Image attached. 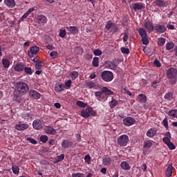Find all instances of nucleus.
Returning a JSON list of instances; mask_svg holds the SVG:
<instances>
[{"mask_svg": "<svg viewBox=\"0 0 177 177\" xmlns=\"http://www.w3.org/2000/svg\"><path fill=\"white\" fill-rule=\"evenodd\" d=\"M162 142L165 145H168L169 143H171V138H169L168 137H164L162 139Z\"/></svg>", "mask_w": 177, "mask_h": 177, "instance_id": "51", "label": "nucleus"}, {"mask_svg": "<svg viewBox=\"0 0 177 177\" xmlns=\"http://www.w3.org/2000/svg\"><path fill=\"white\" fill-rule=\"evenodd\" d=\"M145 8V3H135L133 6V10H142Z\"/></svg>", "mask_w": 177, "mask_h": 177, "instance_id": "23", "label": "nucleus"}, {"mask_svg": "<svg viewBox=\"0 0 177 177\" xmlns=\"http://www.w3.org/2000/svg\"><path fill=\"white\" fill-rule=\"evenodd\" d=\"M158 45L159 46H164V45H165V39L162 37L159 38L158 40Z\"/></svg>", "mask_w": 177, "mask_h": 177, "instance_id": "44", "label": "nucleus"}, {"mask_svg": "<svg viewBox=\"0 0 177 177\" xmlns=\"http://www.w3.org/2000/svg\"><path fill=\"white\" fill-rule=\"evenodd\" d=\"M39 52V47L33 46L30 47V50L28 51V56L30 57H34L37 53Z\"/></svg>", "mask_w": 177, "mask_h": 177, "instance_id": "14", "label": "nucleus"}, {"mask_svg": "<svg viewBox=\"0 0 177 177\" xmlns=\"http://www.w3.org/2000/svg\"><path fill=\"white\" fill-rule=\"evenodd\" d=\"M24 70V64L23 63L17 64L15 66V71H23Z\"/></svg>", "mask_w": 177, "mask_h": 177, "instance_id": "32", "label": "nucleus"}, {"mask_svg": "<svg viewBox=\"0 0 177 177\" xmlns=\"http://www.w3.org/2000/svg\"><path fill=\"white\" fill-rule=\"evenodd\" d=\"M172 165H169L166 171H165V175L166 176L171 177L172 176Z\"/></svg>", "mask_w": 177, "mask_h": 177, "instance_id": "31", "label": "nucleus"}, {"mask_svg": "<svg viewBox=\"0 0 177 177\" xmlns=\"http://www.w3.org/2000/svg\"><path fill=\"white\" fill-rule=\"evenodd\" d=\"M45 122L41 119H36L32 122V127L36 131H39L44 128Z\"/></svg>", "mask_w": 177, "mask_h": 177, "instance_id": "8", "label": "nucleus"}, {"mask_svg": "<svg viewBox=\"0 0 177 177\" xmlns=\"http://www.w3.org/2000/svg\"><path fill=\"white\" fill-rule=\"evenodd\" d=\"M144 27L145 30H147V32L149 33L153 32V31H154L155 30V26L153 24V22L151 21H146L144 23Z\"/></svg>", "mask_w": 177, "mask_h": 177, "instance_id": "10", "label": "nucleus"}, {"mask_svg": "<svg viewBox=\"0 0 177 177\" xmlns=\"http://www.w3.org/2000/svg\"><path fill=\"white\" fill-rule=\"evenodd\" d=\"M66 35H67V31L66 30V29H61V30H59V36L61 38H66Z\"/></svg>", "mask_w": 177, "mask_h": 177, "instance_id": "41", "label": "nucleus"}, {"mask_svg": "<svg viewBox=\"0 0 177 177\" xmlns=\"http://www.w3.org/2000/svg\"><path fill=\"white\" fill-rule=\"evenodd\" d=\"M139 36L141 37V41L143 45H148L149 44V37L147 36V32L145 28H140L138 29Z\"/></svg>", "mask_w": 177, "mask_h": 177, "instance_id": "5", "label": "nucleus"}, {"mask_svg": "<svg viewBox=\"0 0 177 177\" xmlns=\"http://www.w3.org/2000/svg\"><path fill=\"white\" fill-rule=\"evenodd\" d=\"M106 67L109 68V70H117V67L118 66L117 64H115V62L114 61H109L106 63Z\"/></svg>", "mask_w": 177, "mask_h": 177, "instance_id": "20", "label": "nucleus"}, {"mask_svg": "<svg viewBox=\"0 0 177 177\" xmlns=\"http://www.w3.org/2000/svg\"><path fill=\"white\" fill-rule=\"evenodd\" d=\"M153 146V142L150 140L144 141L143 147L144 149H150Z\"/></svg>", "mask_w": 177, "mask_h": 177, "instance_id": "35", "label": "nucleus"}, {"mask_svg": "<svg viewBox=\"0 0 177 177\" xmlns=\"http://www.w3.org/2000/svg\"><path fill=\"white\" fill-rule=\"evenodd\" d=\"M84 160H86V162H88V161H91V156L86 155L84 157Z\"/></svg>", "mask_w": 177, "mask_h": 177, "instance_id": "64", "label": "nucleus"}, {"mask_svg": "<svg viewBox=\"0 0 177 177\" xmlns=\"http://www.w3.org/2000/svg\"><path fill=\"white\" fill-rule=\"evenodd\" d=\"M68 35H78L80 30L77 26H66V27Z\"/></svg>", "mask_w": 177, "mask_h": 177, "instance_id": "9", "label": "nucleus"}, {"mask_svg": "<svg viewBox=\"0 0 177 177\" xmlns=\"http://www.w3.org/2000/svg\"><path fill=\"white\" fill-rule=\"evenodd\" d=\"M167 147L169 149V150H175L176 149V146L172 143V142H170L169 144L167 145Z\"/></svg>", "mask_w": 177, "mask_h": 177, "instance_id": "48", "label": "nucleus"}, {"mask_svg": "<svg viewBox=\"0 0 177 177\" xmlns=\"http://www.w3.org/2000/svg\"><path fill=\"white\" fill-rule=\"evenodd\" d=\"M164 97L165 100H167L168 102H171V100L174 99V93H172V92H168L165 95Z\"/></svg>", "mask_w": 177, "mask_h": 177, "instance_id": "33", "label": "nucleus"}, {"mask_svg": "<svg viewBox=\"0 0 177 177\" xmlns=\"http://www.w3.org/2000/svg\"><path fill=\"white\" fill-rule=\"evenodd\" d=\"M123 41L124 42H127V41H128V33L127 32L124 33Z\"/></svg>", "mask_w": 177, "mask_h": 177, "instance_id": "60", "label": "nucleus"}, {"mask_svg": "<svg viewBox=\"0 0 177 177\" xmlns=\"http://www.w3.org/2000/svg\"><path fill=\"white\" fill-rule=\"evenodd\" d=\"M120 167L122 169H124V171H129V169H131V166H129V163L127 161L122 162Z\"/></svg>", "mask_w": 177, "mask_h": 177, "instance_id": "29", "label": "nucleus"}, {"mask_svg": "<svg viewBox=\"0 0 177 177\" xmlns=\"http://www.w3.org/2000/svg\"><path fill=\"white\" fill-rule=\"evenodd\" d=\"M48 139L49 138L47 136L44 135L40 136V142H42V143H46Z\"/></svg>", "mask_w": 177, "mask_h": 177, "instance_id": "47", "label": "nucleus"}, {"mask_svg": "<svg viewBox=\"0 0 177 177\" xmlns=\"http://www.w3.org/2000/svg\"><path fill=\"white\" fill-rule=\"evenodd\" d=\"M12 171L15 175H17L20 172V168H19V166L17 165H12Z\"/></svg>", "mask_w": 177, "mask_h": 177, "instance_id": "38", "label": "nucleus"}, {"mask_svg": "<svg viewBox=\"0 0 177 177\" xmlns=\"http://www.w3.org/2000/svg\"><path fill=\"white\" fill-rule=\"evenodd\" d=\"M156 133H157V130L154 128H151L147 131L146 135L148 138H153L156 136Z\"/></svg>", "mask_w": 177, "mask_h": 177, "instance_id": "26", "label": "nucleus"}, {"mask_svg": "<svg viewBox=\"0 0 177 177\" xmlns=\"http://www.w3.org/2000/svg\"><path fill=\"white\" fill-rule=\"evenodd\" d=\"M94 95L98 102H106L109 99V97H106V94L103 92V88H101V91H95Z\"/></svg>", "mask_w": 177, "mask_h": 177, "instance_id": "7", "label": "nucleus"}, {"mask_svg": "<svg viewBox=\"0 0 177 177\" xmlns=\"http://www.w3.org/2000/svg\"><path fill=\"white\" fill-rule=\"evenodd\" d=\"M95 56H102V50L97 49L93 51Z\"/></svg>", "mask_w": 177, "mask_h": 177, "instance_id": "56", "label": "nucleus"}, {"mask_svg": "<svg viewBox=\"0 0 177 177\" xmlns=\"http://www.w3.org/2000/svg\"><path fill=\"white\" fill-rule=\"evenodd\" d=\"M167 115H169L170 120L177 118V109H171L169 111Z\"/></svg>", "mask_w": 177, "mask_h": 177, "instance_id": "22", "label": "nucleus"}, {"mask_svg": "<svg viewBox=\"0 0 177 177\" xmlns=\"http://www.w3.org/2000/svg\"><path fill=\"white\" fill-rule=\"evenodd\" d=\"M61 146L63 149H69V147H73V142L68 140H63Z\"/></svg>", "mask_w": 177, "mask_h": 177, "instance_id": "17", "label": "nucleus"}, {"mask_svg": "<svg viewBox=\"0 0 177 177\" xmlns=\"http://www.w3.org/2000/svg\"><path fill=\"white\" fill-rule=\"evenodd\" d=\"M77 104L79 106V107H86V104L82 101H77Z\"/></svg>", "mask_w": 177, "mask_h": 177, "instance_id": "55", "label": "nucleus"}, {"mask_svg": "<svg viewBox=\"0 0 177 177\" xmlns=\"http://www.w3.org/2000/svg\"><path fill=\"white\" fill-rule=\"evenodd\" d=\"M96 115V111L91 107L86 108L81 111V115L83 118H89L91 115L92 117H95Z\"/></svg>", "mask_w": 177, "mask_h": 177, "instance_id": "3", "label": "nucleus"}, {"mask_svg": "<svg viewBox=\"0 0 177 177\" xmlns=\"http://www.w3.org/2000/svg\"><path fill=\"white\" fill-rule=\"evenodd\" d=\"M136 122V120L132 117H127L123 119V124L125 127H132Z\"/></svg>", "mask_w": 177, "mask_h": 177, "instance_id": "11", "label": "nucleus"}, {"mask_svg": "<svg viewBox=\"0 0 177 177\" xmlns=\"http://www.w3.org/2000/svg\"><path fill=\"white\" fill-rule=\"evenodd\" d=\"M102 92L105 94V97H108V96H110V95H114V93L111 89H109V88L106 86L102 87Z\"/></svg>", "mask_w": 177, "mask_h": 177, "instance_id": "28", "label": "nucleus"}, {"mask_svg": "<svg viewBox=\"0 0 177 177\" xmlns=\"http://www.w3.org/2000/svg\"><path fill=\"white\" fill-rule=\"evenodd\" d=\"M117 104H118V101H117V100L112 97L111 101L109 102V106L111 109H114V107H115Z\"/></svg>", "mask_w": 177, "mask_h": 177, "instance_id": "36", "label": "nucleus"}, {"mask_svg": "<svg viewBox=\"0 0 177 177\" xmlns=\"http://www.w3.org/2000/svg\"><path fill=\"white\" fill-rule=\"evenodd\" d=\"M30 91V87L27 83L24 82H18L15 84V89L14 90V98L17 102H20L22 96H24L27 92Z\"/></svg>", "mask_w": 177, "mask_h": 177, "instance_id": "1", "label": "nucleus"}, {"mask_svg": "<svg viewBox=\"0 0 177 177\" xmlns=\"http://www.w3.org/2000/svg\"><path fill=\"white\" fill-rule=\"evenodd\" d=\"M129 142V137L128 136L123 134L120 136L118 138V145L120 146V147H125L128 145V142Z\"/></svg>", "mask_w": 177, "mask_h": 177, "instance_id": "6", "label": "nucleus"}, {"mask_svg": "<svg viewBox=\"0 0 177 177\" xmlns=\"http://www.w3.org/2000/svg\"><path fill=\"white\" fill-rule=\"evenodd\" d=\"M162 124H163V125L166 128L167 131H169V126H168V118H165L162 120Z\"/></svg>", "mask_w": 177, "mask_h": 177, "instance_id": "43", "label": "nucleus"}, {"mask_svg": "<svg viewBox=\"0 0 177 177\" xmlns=\"http://www.w3.org/2000/svg\"><path fill=\"white\" fill-rule=\"evenodd\" d=\"M155 31L159 34H164L167 31V28L164 25H156L155 26Z\"/></svg>", "mask_w": 177, "mask_h": 177, "instance_id": "18", "label": "nucleus"}, {"mask_svg": "<svg viewBox=\"0 0 177 177\" xmlns=\"http://www.w3.org/2000/svg\"><path fill=\"white\" fill-rule=\"evenodd\" d=\"M29 95L30 96H32L33 99H41V93H39L38 91L35 90H30L29 91Z\"/></svg>", "mask_w": 177, "mask_h": 177, "instance_id": "19", "label": "nucleus"}, {"mask_svg": "<svg viewBox=\"0 0 177 177\" xmlns=\"http://www.w3.org/2000/svg\"><path fill=\"white\" fill-rule=\"evenodd\" d=\"M36 21L38 23V24H40V26H44V24H46L48 23V19L45 15H37L36 18Z\"/></svg>", "mask_w": 177, "mask_h": 177, "instance_id": "13", "label": "nucleus"}, {"mask_svg": "<svg viewBox=\"0 0 177 177\" xmlns=\"http://www.w3.org/2000/svg\"><path fill=\"white\" fill-rule=\"evenodd\" d=\"M45 132L48 135H56V129L50 126H48L46 127Z\"/></svg>", "mask_w": 177, "mask_h": 177, "instance_id": "24", "label": "nucleus"}, {"mask_svg": "<svg viewBox=\"0 0 177 177\" xmlns=\"http://www.w3.org/2000/svg\"><path fill=\"white\" fill-rule=\"evenodd\" d=\"M59 55V53H57V51H52L50 54V56L51 57H53V59H56V57H57V55Z\"/></svg>", "mask_w": 177, "mask_h": 177, "instance_id": "53", "label": "nucleus"}, {"mask_svg": "<svg viewBox=\"0 0 177 177\" xmlns=\"http://www.w3.org/2000/svg\"><path fill=\"white\" fill-rule=\"evenodd\" d=\"M26 140H28V142H29L30 143H32V145H37V140H35L33 138H31L30 137H28L26 138Z\"/></svg>", "mask_w": 177, "mask_h": 177, "instance_id": "52", "label": "nucleus"}, {"mask_svg": "<svg viewBox=\"0 0 177 177\" xmlns=\"http://www.w3.org/2000/svg\"><path fill=\"white\" fill-rule=\"evenodd\" d=\"M105 28H106V30H108V31H109L111 28H113V32H118V27L116 26V25L114 24V23H113L111 21H107L106 22Z\"/></svg>", "mask_w": 177, "mask_h": 177, "instance_id": "12", "label": "nucleus"}, {"mask_svg": "<svg viewBox=\"0 0 177 177\" xmlns=\"http://www.w3.org/2000/svg\"><path fill=\"white\" fill-rule=\"evenodd\" d=\"M85 175L82 173H73L72 177H84Z\"/></svg>", "mask_w": 177, "mask_h": 177, "instance_id": "54", "label": "nucleus"}, {"mask_svg": "<svg viewBox=\"0 0 177 177\" xmlns=\"http://www.w3.org/2000/svg\"><path fill=\"white\" fill-rule=\"evenodd\" d=\"M167 77L171 85H175L177 82V69L171 68L167 71Z\"/></svg>", "mask_w": 177, "mask_h": 177, "instance_id": "2", "label": "nucleus"}, {"mask_svg": "<svg viewBox=\"0 0 177 177\" xmlns=\"http://www.w3.org/2000/svg\"><path fill=\"white\" fill-rule=\"evenodd\" d=\"M86 85L90 89L96 86V84L93 82H88L86 83Z\"/></svg>", "mask_w": 177, "mask_h": 177, "instance_id": "50", "label": "nucleus"}, {"mask_svg": "<svg viewBox=\"0 0 177 177\" xmlns=\"http://www.w3.org/2000/svg\"><path fill=\"white\" fill-rule=\"evenodd\" d=\"M153 64L156 67H161V62L158 59H155Z\"/></svg>", "mask_w": 177, "mask_h": 177, "instance_id": "57", "label": "nucleus"}, {"mask_svg": "<svg viewBox=\"0 0 177 177\" xmlns=\"http://www.w3.org/2000/svg\"><path fill=\"white\" fill-rule=\"evenodd\" d=\"M35 10V8H30L29 10H28V11L26 12V15H30V13H32V12H34Z\"/></svg>", "mask_w": 177, "mask_h": 177, "instance_id": "61", "label": "nucleus"}, {"mask_svg": "<svg viewBox=\"0 0 177 177\" xmlns=\"http://www.w3.org/2000/svg\"><path fill=\"white\" fill-rule=\"evenodd\" d=\"M112 162H113V159L110 156L106 155L103 157L102 164L104 165H106V166L111 165Z\"/></svg>", "mask_w": 177, "mask_h": 177, "instance_id": "16", "label": "nucleus"}, {"mask_svg": "<svg viewBox=\"0 0 177 177\" xmlns=\"http://www.w3.org/2000/svg\"><path fill=\"white\" fill-rule=\"evenodd\" d=\"M29 127L28 124H19L15 125V129L17 131H24L25 129H28Z\"/></svg>", "mask_w": 177, "mask_h": 177, "instance_id": "21", "label": "nucleus"}, {"mask_svg": "<svg viewBox=\"0 0 177 177\" xmlns=\"http://www.w3.org/2000/svg\"><path fill=\"white\" fill-rule=\"evenodd\" d=\"M123 91H124V92L127 93V95H129V96H132V93H131V91H129V90H128L127 88H124Z\"/></svg>", "mask_w": 177, "mask_h": 177, "instance_id": "59", "label": "nucleus"}, {"mask_svg": "<svg viewBox=\"0 0 177 177\" xmlns=\"http://www.w3.org/2000/svg\"><path fill=\"white\" fill-rule=\"evenodd\" d=\"M157 84H158V82L156 81L152 82H151L152 88H157Z\"/></svg>", "mask_w": 177, "mask_h": 177, "instance_id": "62", "label": "nucleus"}, {"mask_svg": "<svg viewBox=\"0 0 177 177\" xmlns=\"http://www.w3.org/2000/svg\"><path fill=\"white\" fill-rule=\"evenodd\" d=\"M92 64L93 67H99V57H95L93 59Z\"/></svg>", "mask_w": 177, "mask_h": 177, "instance_id": "40", "label": "nucleus"}, {"mask_svg": "<svg viewBox=\"0 0 177 177\" xmlns=\"http://www.w3.org/2000/svg\"><path fill=\"white\" fill-rule=\"evenodd\" d=\"M101 174H103L104 175H106V173L107 172V169L106 167H103L100 170Z\"/></svg>", "mask_w": 177, "mask_h": 177, "instance_id": "63", "label": "nucleus"}, {"mask_svg": "<svg viewBox=\"0 0 177 177\" xmlns=\"http://www.w3.org/2000/svg\"><path fill=\"white\" fill-rule=\"evenodd\" d=\"M63 160H64V153H62L61 155L57 156L55 162H60L61 161H63Z\"/></svg>", "mask_w": 177, "mask_h": 177, "instance_id": "45", "label": "nucleus"}, {"mask_svg": "<svg viewBox=\"0 0 177 177\" xmlns=\"http://www.w3.org/2000/svg\"><path fill=\"white\" fill-rule=\"evenodd\" d=\"M174 46H175L174 42H167L166 44V49L167 50H172V49H174Z\"/></svg>", "mask_w": 177, "mask_h": 177, "instance_id": "39", "label": "nucleus"}, {"mask_svg": "<svg viewBox=\"0 0 177 177\" xmlns=\"http://www.w3.org/2000/svg\"><path fill=\"white\" fill-rule=\"evenodd\" d=\"M120 50L122 53H124L125 55H129V48H125V47H122L120 48Z\"/></svg>", "mask_w": 177, "mask_h": 177, "instance_id": "49", "label": "nucleus"}, {"mask_svg": "<svg viewBox=\"0 0 177 177\" xmlns=\"http://www.w3.org/2000/svg\"><path fill=\"white\" fill-rule=\"evenodd\" d=\"M24 70L26 73V74H28V75H32V69L31 68V67H24Z\"/></svg>", "mask_w": 177, "mask_h": 177, "instance_id": "42", "label": "nucleus"}, {"mask_svg": "<svg viewBox=\"0 0 177 177\" xmlns=\"http://www.w3.org/2000/svg\"><path fill=\"white\" fill-rule=\"evenodd\" d=\"M64 88H66V86L63 84H56L55 87V92H62V91H64Z\"/></svg>", "mask_w": 177, "mask_h": 177, "instance_id": "27", "label": "nucleus"}, {"mask_svg": "<svg viewBox=\"0 0 177 177\" xmlns=\"http://www.w3.org/2000/svg\"><path fill=\"white\" fill-rule=\"evenodd\" d=\"M44 64H44V62L39 61L37 64H35V68H37V70H41Z\"/></svg>", "mask_w": 177, "mask_h": 177, "instance_id": "46", "label": "nucleus"}, {"mask_svg": "<svg viewBox=\"0 0 177 177\" xmlns=\"http://www.w3.org/2000/svg\"><path fill=\"white\" fill-rule=\"evenodd\" d=\"M69 75L73 81H74V80H77V78H78V73L77 71L71 72Z\"/></svg>", "mask_w": 177, "mask_h": 177, "instance_id": "37", "label": "nucleus"}, {"mask_svg": "<svg viewBox=\"0 0 177 177\" xmlns=\"http://www.w3.org/2000/svg\"><path fill=\"white\" fill-rule=\"evenodd\" d=\"M71 80H68L67 82H65V86H66L67 88H70L71 86Z\"/></svg>", "mask_w": 177, "mask_h": 177, "instance_id": "58", "label": "nucleus"}, {"mask_svg": "<svg viewBox=\"0 0 177 177\" xmlns=\"http://www.w3.org/2000/svg\"><path fill=\"white\" fill-rule=\"evenodd\" d=\"M2 64L4 68H9V66H10V62L8 60V59L3 58Z\"/></svg>", "mask_w": 177, "mask_h": 177, "instance_id": "34", "label": "nucleus"}, {"mask_svg": "<svg viewBox=\"0 0 177 177\" xmlns=\"http://www.w3.org/2000/svg\"><path fill=\"white\" fill-rule=\"evenodd\" d=\"M101 78L104 82H111L114 80V74L110 71H104L101 73Z\"/></svg>", "mask_w": 177, "mask_h": 177, "instance_id": "4", "label": "nucleus"}, {"mask_svg": "<svg viewBox=\"0 0 177 177\" xmlns=\"http://www.w3.org/2000/svg\"><path fill=\"white\" fill-rule=\"evenodd\" d=\"M4 3L7 8H15L16 1L15 0H4Z\"/></svg>", "mask_w": 177, "mask_h": 177, "instance_id": "25", "label": "nucleus"}, {"mask_svg": "<svg viewBox=\"0 0 177 177\" xmlns=\"http://www.w3.org/2000/svg\"><path fill=\"white\" fill-rule=\"evenodd\" d=\"M138 100L140 103L145 104L146 102H147V96H146L145 94H139Z\"/></svg>", "mask_w": 177, "mask_h": 177, "instance_id": "30", "label": "nucleus"}, {"mask_svg": "<svg viewBox=\"0 0 177 177\" xmlns=\"http://www.w3.org/2000/svg\"><path fill=\"white\" fill-rule=\"evenodd\" d=\"M153 6H158V8H167L168 6V1L164 0H156L153 2Z\"/></svg>", "mask_w": 177, "mask_h": 177, "instance_id": "15", "label": "nucleus"}]
</instances>
